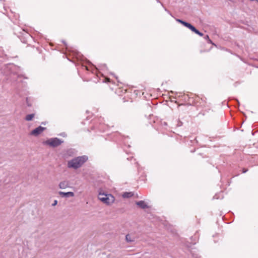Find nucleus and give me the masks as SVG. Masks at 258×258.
<instances>
[{"label": "nucleus", "instance_id": "obj_11", "mask_svg": "<svg viewBox=\"0 0 258 258\" xmlns=\"http://www.w3.org/2000/svg\"><path fill=\"white\" fill-rule=\"evenodd\" d=\"M133 196V194L131 192H125L123 194L122 197L123 198H131Z\"/></svg>", "mask_w": 258, "mask_h": 258}, {"label": "nucleus", "instance_id": "obj_3", "mask_svg": "<svg viewBox=\"0 0 258 258\" xmlns=\"http://www.w3.org/2000/svg\"><path fill=\"white\" fill-rule=\"evenodd\" d=\"M63 143V141L57 138H50L43 142V144L54 148L59 146Z\"/></svg>", "mask_w": 258, "mask_h": 258}, {"label": "nucleus", "instance_id": "obj_1", "mask_svg": "<svg viewBox=\"0 0 258 258\" xmlns=\"http://www.w3.org/2000/svg\"><path fill=\"white\" fill-rule=\"evenodd\" d=\"M88 159L86 155L78 156L69 161L67 167L69 168L77 169L80 168Z\"/></svg>", "mask_w": 258, "mask_h": 258}, {"label": "nucleus", "instance_id": "obj_18", "mask_svg": "<svg viewBox=\"0 0 258 258\" xmlns=\"http://www.w3.org/2000/svg\"><path fill=\"white\" fill-rule=\"evenodd\" d=\"M98 130L102 131H104V128L102 125H100L99 126H98Z\"/></svg>", "mask_w": 258, "mask_h": 258}, {"label": "nucleus", "instance_id": "obj_20", "mask_svg": "<svg viewBox=\"0 0 258 258\" xmlns=\"http://www.w3.org/2000/svg\"><path fill=\"white\" fill-rule=\"evenodd\" d=\"M57 204V200H54V202H53V203L52 204V206H54L55 205H56Z\"/></svg>", "mask_w": 258, "mask_h": 258}, {"label": "nucleus", "instance_id": "obj_24", "mask_svg": "<svg viewBox=\"0 0 258 258\" xmlns=\"http://www.w3.org/2000/svg\"><path fill=\"white\" fill-rule=\"evenodd\" d=\"M247 171V170L243 169V173H245Z\"/></svg>", "mask_w": 258, "mask_h": 258}, {"label": "nucleus", "instance_id": "obj_22", "mask_svg": "<svg viewBox=\"0 0 258 258\" xmlns=\"http://www.w3.org/2000/svg\"><path fill=\"white\" fill-rule=\"evenodd\" d=\"M187 24H188V23H187V22H185V21H183V23H182V24L183 26H184L185 27H186V25H187Z\"/></svg>", "mask_w": 258, "mask_h": 258}, {"label": "nucleus", "instance_id": "obj_13", "mask_svg": "<svg viewBox=\"0 0 258 258\" xmlns=\"http://www.w3.org/2000/svg\"><path fill=\"white\" fill-rule=\"evenodd\" d=\"M186 27L188 28L189 29H190L192 32L194 31V30L196 28L194 26H192V25H191L190 23H188L187 24Z\"/></svg>", "mask_w": 258, "mask_h": 258}, {"label": "nucleus", "instance_id": "obj_19", "mask_svg": "<svg viewBox=\"0 0 258 258\" xmlns=\"http://www.w3.org/2000/svg\"><path fill=\"white\" fill-rule=\"evenodd\" d=\"M165 11L166 12H167L168 13V14H169L170 15H171V16H172L171 13H170V12L169 11H168L166 8H165L164 7H163Z\"/></svg>", "mask_w": 258, "mask_h": 258}, {"label": "nucleus", "instance_id": "obj_16", "mask_svg": "<svg viewBox=\"0 0 258 258\" xmlns=\"http://www.w3.org/2000/svg\"><path fill=\"white\" fill-rule=\"evenodd\" d=\"M204 38L205 39L207 40L208 41V42L209 43H212L213 44L212 41L209 39V37L208 35H206L205 37H204Z\"/></svg>", "mask_w": 258, "mask_h": 258}, {"label": "nucleus", "instance_id": "obj_10", "mask_svg": "<svg viewBox=\"0 0 258 258\" xmlns=\"http://www.w3.org/2000/svg\"><path fill=\"white\" fill-rule=\"evenodd\" d=\"M125 239L127 242H133L135 241V238L132 237L130 234L125 236Z\"/></svg>", "mask_w": 258, "mask_h": 258}, {"label": "nucleus", "instance_id": "obj_21", "mask_svg": "<svg viewBox=\"0 0 258 258\" xmlns=\"http://www.w3.org/2000/svg\"><path fill=\"white\" fill-rule=\"evenodd\" d=\"M176 21L181 23L182 24V23H183V20H181L180 19H176Z\"/></svg>", "mask_w": 258, "mask_h": 258}, {"label": "nucleus", "instance_id": "obj_23", "mask_svg": "<svg viewBox=\"0 0 258 258\" xmlns=\"http://www.w3.org/2000/svg\"><path fill=\"white\" fill-rule=\"evenodd\" d=\"M156 1H157L158 3H160V4H161V5H162V6L163 7H164V5H163V4L161 2H160V1L159 0H156Z\"/></svg>", "mask_w": 258, "mask_h": 258}, {"label": "nucleus", "instance_id": "obj_2", "mask_svg": "<svg viewBox=\"0 0 258 258\" xmlns=\"http://www.w3.org/2000/svg\"><path fill=\"white\" fill-rule=\"evenodd\" d=\"M98 198L102 203L107 205L112 204L115 201L114 197L111 194H106L101 191L99 192Z\"/></svg>", "mask_w": 258, "mask_h": 258}, {"label": "nucleus", "instance_id": "obj_17", "mask_svg": "<svg viewBox=\"0 0 258 258\" xmlns=\"http://www.w3.org/2000/svg\"><path fill=\"white\" fill-rule=\"evenodd\" d=\"M161 124L162 126H166L167 125V123L165 121H163V122L162 121L161 123Z\"/></svg>", "mask_w": 258, "mask_h": 258}, {"label": "nucleus", "instance_id": "obj_9", "mask_svg": "<svg viewBox=\"0 0 258 258\" xmlns=\"http://www.w3.org/2000/svg\"><path fill=\"white\" fill-rule=\"evenodd\" d=\"M99 69L97 68L96 69L99 70V73L101 75H103L102 73L100 71V70H105L107 69V67L105 64H101L99 66Z\"/></svg>", "mask_w": 258, "mask_h": 258}, {"label": "nucleus", "instance_id": "obj_8", "mask_svg": "<svg viewBox=\"0 0 258 258\" xmlns=\"http://www.w3.org/2000/svg\"><path fill=\"white\" fill-rule=\"evenodd\" d=\"M136 204L139 206L142 209H146L148 208L147 205L146 204V203L143 201H140L139 202H137L136 203Z\"/></svg>", "mask_w": 258, "mask_h": 258}, {"label": "nucleus", "instance_id": "obj_5", "mask_svg": "<svg viewBox=\"0 0 258 258\" xmlns=\"http://www.w3.org/2000/svg\"><path fill=\"white\" fill-rule=\"evenodd\" d=\"M59 195L62 198H69V197H73L75 196V194L73 192L69 191V192H63V191H59Z\"/></svg>", "mask_w": 258, "mask_h": 258}, {"label": "nucleus", "instance_id": "obj_15", "mask_svg": "<svg viewBox=\"0 0 258 258\" xmlns=\"http://www.w3.org/2000/svg\"><path fill=\"white\" fill-rule=\"evenodd\" d=\"M193 32H195L196 34L200 35V36H203V34L202 33H201V32H200L196 28H195V29L194 30V31Z\"/></svg>", "mask_w": 258, "mask_h": 258}, {"label": "nucleus", "instance_id": "obj_7", "mask_svg": "<svg viewBox=\"0 0 258 258\" xmlns=\"http://www.w3.org/2000/svg\"><path fill=\"white\" fill-rule=\"evenodd\" d=\"M196 101L197 103L199 102V104H197V106L200 105L202 107L205 106L206 101L205 98H200L199 97H197L196 98Z\"/></svg>", "mask_w": 258, "mask_h": 258}, {"label": "nucleus", "instance_id": "obj_14", "mask_svg": "<svg viewBox=\"0 0 258 258\" xmlns=\"http://www.w3.org/2000/svg\"><path fill=\"white\" fill-rule=\"evenodd\" d=\"M186 27L188 28L189 29H190L192 32L194 31V30L196 28L194 26H192V25H191L190 23H188L187 24Z\"/></svg>", "mask_w": 258, "mask_h": 258}, {"label": "nucleus", "instance_id": "obj_6", "mask_svg": "<svg viewBox=\"0 0 258 258\" xmlns=\"http://www.w3.org/2000/svg\"><path fill=\"white\" fill-rule=\"evenodd\" d=\"M70 183L68 180H64L61 181L58 185L60 189H66L67 187H69Z\"/></svg>", "mask_w": 258, "mask_h": 258}, {"label": "nucleus", "instance_id": "obj_12", "mask_svg": "<svg viewBox=\"0 0 258 258\" xmlns=\"http://www.w3.org/2000/svg\"><path fill=\"white\" fill-rule=\"evenodd\" d=\"M34 116V114H29L26 115L25 117V119L27 121H30L31 120Z\"/></svg>", "mask_w": 258, "mask_h": 258}, {"label": "nucleus", "instance_id": "obj_25", "mask_svg": "<svg viewBox=\"0 0 258 258\" xmlns=\"http://www.w3.org/2000/svg\"><path fill=\"white\" fill-rule=\"evenodd\" d=\"M214 199H218V198L216 197V195H215V196H214Z\"/></svg>", "mask_w": 258, "mask_h": 258}, {"label": "nucleus", "instance_id": "obj_4", "mask_svg": "<svg viewBox=\"0 0 258 258\" xmlns=\"http://www.w3.org/2000/svg\"><path fill=\"white\" fill-rule=\"evenodd\" d=\"M45 130L46 127L39 126L38 127L32 131L30 133V135L36 137L41 134Z\"/></svg>", "mask_w": 258, "mask_h": 258}]
</instances>
